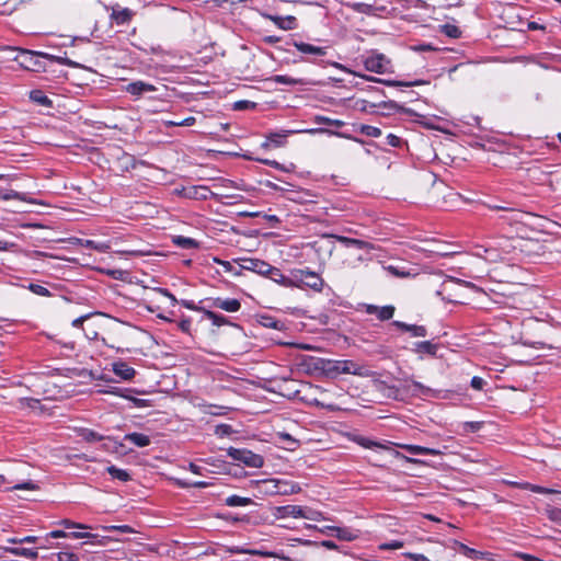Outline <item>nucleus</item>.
<instances>
[{
	"label": "nucleus",
	"instance_id": "nucleus-48",
	"mask_svg": "<svg viewBox=\"0 0 561 561\" xmlns=\"http://www.w3.org/2000/svg\"><path fill=\"white\" fill-rule=\"evenodd\" d=\"M89 542L92 545L98 546H106L108 545L113 539L108 536H100L96 534V538H88Z\"/></svg>",
	"mask_w": 561,
	"mask_h": 561
},
{
	"label": "nucleus",
	"instance_id": "nucleus-11",
	"mask_svg": "<svg viewBox=\"0 0 561 561\" xmlns=\"http://www.w3.org/2000/svg\"><path fill=\"white\" fill-rule=\"evenodd\" d=\"M126 92L134 96H141L145 93L148 92H154L157 89L154 85L144 82V81H135L131 83H128L125 88Z\"/></svg>",
	"mask_w": 561,
	"mask_h": 561
},
{
	"label": "nucleus",
	"instance_id": "nucleus-19",
	"mask_svg": "<svg viewBox=\"0 0 561 561\" xmlns=\"http://www.w3.org/2000/svg\"><path fill=\"white\" fill-rule=\"evenodd\" d=\"M333 536H335L340 540L353 541V540L357 539L358 534L356 530H354L350 527L335 526Z\"/></svg>",
	"mask_w": 561,
	"mask_h": 561
},
{
	"label": "nucleus",
	"instance_id": "nucleus-57",
	"mask_svg": "<svg viewBox=\"0 0 561 561\" xmlns=\"http://www.w3.org/2000/svg\"><path fill=\"white\" fill-rule=\"evenodd\" d=\"M36 540H37V537H35V536H26V537L19 538V539H12L11 541L14 543H34V542H36Z\"/></svg>",
	"mask_w": 561,
	"mask_h": 561
},
{
	"label": "nucleus",
	"instance_id": "nucleus-16",
	"mask_svg": "<svg viewBox=\"0 0 561 561\" xmlns=\"http://www.w3.org/2000/svg\"><path fill=\"white\" fill-rule=\"evenodd\" d=\"M266 276L280 286L293 287V270L288 276H285L279 268L272 266V271Z\"/></svg>",
	"mask_w": 561,
	"mask_h": 561
},
{
	"label": "nucleus",
	"instance_id": "nucleus-51",
	"mask_svg": "<svg viewBox=\"0 0 561 561\" xmlns=\"http://www.w3.org/2000/svg\"><path fill=\"white\" fill-rule=\"evenodd\" d=\"M274 81L277 82V83L289 84V85L298 83V80H296V79H294L291 77L282 76V75L275 76L274 77Z\"/></svg>",
	"mask_w": 561,
	"mask_h": 561
},
{
	"label": "nucleus",
	"instance_id": "nucleus-35",
	"mask_svg": "<svg viewBox=\"0 0 561 561\" xmlns=\"http://www.w3.org/2000/svg\"><path fill=\"white\" fill-rule=\"evenodd\" d=\"M59 525L64 526L66 529H81V530L93 529V527L90 525L76 523L70 519H61L59 522Z\"/></svg>",
	"mask_w": 561,
	"mask_h": 561
},
{
	"label": "nucleus",
	"instance_id": "nucleus-25",
	"mask_svg": "<svg viewBox=\"0 0 561 561\" xmlns=\"http://www.w3.org/2000/svg\"><path fill=\"white\" fill-rule=\"evenodd\" d=\"M393 324L402 330L411 332L413 336H425L426 329L422 325H410L404 322L394 321Z\"/></svg>",
	"mask_w": 561,
	"mask_h": 561
},
{
	"label": "nucleus",
	"instance_id": "nucleus-36",
	"mask_svg": "<svg viewBox=\"0 0 561 561\" xmlns=\"http://www.w3.org/2000/svg\"><path fill=\"white\" fill-rule=\"evenodd\" d=\"M494 243L497 247L499 251L502 253L504 259H505V255L508 254L512 251V249L514 248L511 240L506 239V238H501Z\"/></svg>",
	"mask_w": 561,
	"mask_h": 561
},
{
	"label": "nucleus",
	"instance_id": "nucleus-8",
	"mask_svg": "<svg viewBox=\"0 0 561 561\" xmlns=\"http://www.w3.org/2000/svg\"><path fill=\"white\" fill-rule=\"evenodd\" d=\"M301 508L300 505L275 506L271 508V514L275 519L301 518Z\"/></svg>",
	"mask_w": 561,
	"mask_h": 561
},
{
	"label": "nucleus",
	"instance_id": "nucleus-3",
	"mask_svg": "<svg viewBox=\"0 0 561 561\" xmlns=\"http://www.w3.org/2000/svg\"><path fill=\"white\" fill-rule=\"evenodd\" d=\"M363 62L367 71L379 75L392 72L391 60L377 50L369 51L367 55L363 56Z\"/></svg>",
	"mask_w": 561,
	"mask_h": 561
},
{
	"label": "nucleus",
	"instance_id": "nucleus-47",
	"mask_svg": "<svg viewBox=\"0 0 561 561\" xmlns=\"http://www.w3.org/2000/svg\"><path fill=\"white\" fill-rule=\"evenodd\" d=\"M404 546L403 541L401 540H391L388 542H383L379 546L380 550H398L401 549Z\"/></svg>",
	"mask_w": 561,
	"mask_h": 561
},
{
	"label": "nucleus",
	"instance_id": "nucleus-22",
	"mask_svg": "<svg viewBox=\"0 0 561 561\" xmlns=\"http://www.w3.org/2000/svg\"><path fill=\"white\" fill-rule=\"evenodd\" d=\"M78 242H79V244H81L84 248L93 249L101 253L108 252L111 249L110 242H104V241L99 242V241H94V240H82V239L78 240Z\"/></svg>",
	"mask_w": 561,
	"mask_h": 561
},
{
	"label": "nucleus",
	"instance_id": "nucleus-5",
	"mask_svg": "<svg viewBox=\"0 0 561 561\" xmlns=\"http://www.w3.org/2000/svg\"><path fill=\"white\" fill-rule=\"evenodd\" d=\"M228 455L231 459L239 461L250 468H261L264 465L263 457L248 449L229 448Z\"/></svg>",
	"mask_w": 561,
	"mask_h": 561
},
{
	"label": "nucleus",
	"instance_id": "nucleus-50",
	"mask_svg": "<svg viewBox=\"0 0 561 561\" xmlns=\"http://www.w3.org/2000/svg\"><path fill=\"white\" fill-rule=\"evenodd\" d=\"M69 537L73 539H88V538H96V534L88 533V531H71L69 533Z\"/></svg>",
	"mask_w": 561,
	"mask_h": 561
},
{
	"label": "nucleus",
	"instance_id": "nucleus-58",
	"mask_svg": "<svg viewBox=\"0 0 561 561\" xmlns=\"http://www.w3.org/2000/svg\"><path fill=\"white\" fill-rule=\"evenodd\" d=\"M156 290H157L158 293H160L161 295H163V296L168 297V298L171 300L172 306H175V305H176V302H178L176 298H175V297H174V295H173V294H171L168 289H165V288H157Z\"/></svg>",
	"mask_w": 561,
	"mask_h": 561
},
{
	"label": "nucleus",
	"instance_id": "nucleus-9",
	"mask_svg": "<svg viewBox=\"0 0 561 561\" xmlns=\"http://www.w3.org/2000/svg\"><path fill=\"white\" fill-rule=\"evenodd\" d=\"M474 254L479 257H483L489 262H497L504 260L502 253L499 251L495 243H490L488 245H479L476 248Z\"/></svg>",
	"mask_w": 561,
	"mask_h": 561
},
{
	"label": "nucleus",
	"instance_id": "nucleus-42",
	"mask_svg": "<svg viewBox=\"0 0 561 561\" xmlns=\"http://www.w3.org/2000/svg\"><path fill=\"white\" fill-rule=\"evenodd\" d=\"M0 199L2 201H11V199H18V201H24V197L21 193L8 190V191H0Z\"/></svg>",
	"mask_w": 561,
	"mask_h": 561
},
{
	"label": "nucleus",
	"instance_id": "nucleus-2",
	"mask_svg": "<svg viewBox=\"0 0 561 561\" xmlns=\"http://www.w3.org/2000/svg\"><path fill=\"white\" fill-rule=\"evenodd\" d=\"M323 279L319 274L309 270H293V287L304 288L308 287L317 291H321L323 287Z\"/></svg>",
	"mask_w": 561,
	"mask_h": 561
},
{
	"label": "nucleus",
	"instance_id": "nucleus-44",
	"mask_svg": "<svg viewBox=\"0 0 561 561\" xmlns=\"http://www.w3.org/2000/svg\"><path fill=\"white\" fill-rule=\"evenodd\" d=\"M442 31L445 35L451 38H457L460 36V31L456 25L445 24L442 26Z\"/></svg>",
	"mask_w": 561,
	"mask_h": 561
},
{
	"label": "nucleus",
	"instance_id": "nucleus-27",
	"mask_svg": "<svg viewBox=\"0 0 561 561\" xmlns=\"http://www.w3.org/2000/svg\"><path fill=\"white\" fill-rule=\"evenodd\" d=\"M301 518L313 520V522H321V520L327 519L321 512L313 510L311 507H308V506H302Z\"/></svg>",
	"mask_w": 561,
	"mask_h": 561
},
{
	"label": "nucleus",
	"instance_id": "nucleus-62",
	"mask_svg": "<svg viewBox=\"0 0 561 561\" xmlns=\"http://www.w3.org/2000/svg\"><path fill=\"white\" fill-rule=\"evenodd\" d=\"M320 546L324 547L329 550H337L339 549V546L334 541H331V540H323L320 542Z\"/></svg>",
	"mask_w": 561,
	"mask_h": 561
},
{
	"label": "nucleus",
	"instance_id": "nucleus-24",
	"mask_svg": "<svg viewBox=\"0 0 561 561\" xmlns=\"http://www.w3.org/2000/svg\"><path fill=\"white\" fill-rule=\"evenodd\" d=\"M201 311L204 313V316L211 321V323L216 327L226 325L229 323L228 319L219 313H216L211 310H207L205 308H202Z\"/></svg>",
	"mask_w": 561,
	"mask_h": 561
},
{
	"label": "nucleus",
	"instance_id": "nucleus-34",
	"mask_svg": "<svg viewBox=\"0 0 561 561\" xmlns=\"http://www.w3.org/2000/svg\"><path fill=\"white\" fill-rule=\"evenodd\" d=\"M337 240L345 244L346 247H356L358 249H367L369 248V244L363 240H359V239H352V238H347V237H337Z\"/></svg>",
	"mask_w": 561,
	"mask_h": 561
},
{
	"label": "nucleus",
	"instance_id": "nucleus-46",
	"mask_svg": "<svg viewBox=\"0 0 561 561\" xmlns=\"http://www.w3.org/2000/svg\"><path fill=\"white\" fill-rule=\"evenodd\" d=\"M27 288H28L32 293H34V294H36V295H38V296L47 297V296H49V295H50V291H49L46 287H44V286H42V285H38V284H33V283H31V284L27 286Z\"/></svg>",
	"mask_w": 561,
	"mask_h": 561
},
{
	"label": "nucleus",
	"instance_id": "nucleus-23",
	"mask_svg": "<svg viewBox=\"0 0 561 561\" xmlns=\"http://www.w3.org/2000/svg\"><path fill=\"white\" fill-rule=\"evenodd\" d=\"M453 549L459 551L460 553L465 554L467 558H469L471 560L479 559V554H480L479 551H477L472 548H469L468 546H466L457 540L453 541Z\"/></svg>",
	"mask_w": 561,
	"mask_h": 561
},
{
	"label": "nucleus",
	"instance_id": "nucleus-21",
	"mask_svg": "<svg viewBox=\"0 0 561 561\" xmlns=\"http://www.w3.org/2000/svg\"><path fill=\"white\" fill-rule=\"evenodd\" d=\"M124 440H128L137 447H146L150 445V437L142 433H128L124 436Z\"/></svg>",
	"mask_w": 561,
	"mask_h": 561
},
{
	"label": "nucleus",
	"instance_id": "nucleus-6",
	"mask_svg": "<svg viewBox=\"0 0 561 561\" xmlns=\"http://www.w3.org/2000/svg\"><path fill=\"white\" fill-rule=\"evenodd\" d=\"M328 371L331 374H351L356 376L368 375L364 366L348 359L334 362L332 366L329 367Z\"/></svg>",
	"mask_w": 561,
	"mask_h": 561
},
{
	"label": "nucleus",
	"instance_id": "nucleus-32",
	"mask_svg": "<svg viewBox=\"0 0 561 561\" xmlns=\"http://www.w3.org/2000/svg\"><path fill=\"white\" fill-rule=\"evenodd\" d=\"M173 242L178 247L183 248V249H192V248H197L198 247V243H197L196 240H194L192 238L183 237V236H176L173 239Z\"/></svg>",
	"mask_w": 561,
	"mask_h": 561
},
{
	"label": "nucleus",
	"instance_id": "nucleus-1",
	"mask_svg": "<svg viewBox=\"0 0 561 561\" xmlns=\"http://www.w3.org/2000/svg\"><path fill=\"white\" fill-rule=\"evenodd\" d=\"M260 493L264 495H290L301 491L298 483L285 479H265L256 482Z\"/></svg>",
	"mask_w": 561,
	"mask_h": 561
},
{
	"label": "nucleus",
	"instance_id": "nucleus-26",
	"mask_svg": "<svg viewBox=\"0 0 561 561\" xmlns=\"http://www.w3.org/2000/svg\"><path fill=\"white\" fill-rule=\"evenodd\" d=\"M227 506L237 507V506H249L253 504V501L250 497H243L239 495H230L225 500Z\"/></svg>",
	"mask_w": 561,
	"mask_h": 561
},
{
	"label": "nucleus",
	"instance_id": "nucleus-49",
	"mask_svg": "<svg viewBox=\"0 0 561 561\" xmlns=\"http://www.w3.org/2000/svg\"><path fill=\"white\" fill-rule=\"evenodd\" d=\"M460 284L462 283L459 280L448 279L443 284L442 290H438L437 295L443 296L445 293L449 291L451 287Z\"/></svg>",
	"mask_w": 561,
	"mask_h": 561
},
{
	"label": "nucleus",
	"instance_id": "nucleus-41",
	"mask_svg": "<svg viewBox=\"0 0 561 561\" xmlns=\"http://www.w3.org/2000/svg\"><path fill=\"white\" fill-rule=\"evenodd\" d=\"M53 561H79V556L69 551H61L53 556Z\"/></svg>",
	"mask_w": 561,
	"mask_h": 561
},
{
	"label": "nucleus",
	"instance_id": "nucleus-64",
	"mask_svg": "<svg viewBox=\"0 0 561 561\" xmlns=\"http://www.w3.org/2000/svg\"><path fill=\"white\" fill-rule=\"evenodd\" d=\"M230 426L227 424H221L216 427V434L224 435L230 433Z\"/></svg>",
	"mask_w": 561,
	"mask_h": 561
},
{
	"label": "nucleus",
	"instance_id": "nucleus-15",
	"mask_svg": "<svg viewBox=\"0 0 561 561\" xmlns=\"http://www.w3.org/2000/svg\"><path fill=\"white\" fill-rule=\"evenodd\" d=\"M293 45L302 54L306 55H312V56H324L327 55V48L316 46L312 44L304 43V42H297L295 41Z\"/></svg>",
	"mask_w": 561,
	"mask_h": 561
},
{
	"label": "nucleus",
	"instance_id": "nucleus-45",
	"mask_svg": "<svg viewBox=\"0 0 561 561\" xmlns=\"http://www.w3.org/2000/svg\"><path fill=\"white\" fill-rule=\"evenodd\" d=\"M176 484L179 486H181V488H198V489H203V488L209 486V483L205 482V481L186 482V481H183V480H176Z\"/></svg>",
	"mask_w": 561,
	"mask_h": 561
},
{
	"label": "nucleus",
	"instance_id": "nucleus-18",
	"mask_svg": "<svg viewBox=\"0 0 561 561\" xmlns=\"http://www.w3.org/2000/svg\"><path fill=\"white\" fill-rule=\"evenodd\" d=\"M133 15H134V12L131 10H129L128 8H121V7L113 8V11L111 14L112 19L117 24L128 23L131 20Z\"/></svg>",
	"mask_w": 561,
	"mask_h": 561
},
{
	"label": "nucleus",
	"instance_id": "nucleus-33",
	"mask_svg": "<svg viewBox=\"0 0 561 561\" xmlns=\"http://www.w3.org/2000/svg\"><path fill=\"white\" fill-rule=\"evenodd\" d=\"M43 57L45 59L49 60V61L58 62V64H61V65H67V66L72 67V68H78L79 67L78 62L72 61V60H70L67 57L55 56V55H50V54H43Z\"/></svg>",
	"mask_w": 561,
	"mask_h": 561
},
{
	"label": "nucleus",
	"instance_id": "nucleus-29",
	"mask_svg": "<svg viewBox=\"0 0 561 561\" xmlns=\"http://www.w3.org/2000/svg\"><path fill=\"white\" fill-rule=\"evenodd\" d=\"M9 551L15 557H24L32 560H35L38 557V552L35 549L30 548H11Z\"/></svg>",
	"mask_w": 561,
	"mask_h": 561
},
{
	"label": "nucleus",
	"instance_id": "nucleus-60",
	"mask_svg": "<svg viewBox=\"0 0 561 561\" xmlns=\"http://www.w3.org/2000/svg\"><path fill=\"white\" fill-rule=\"evenodd\" d=\"M404 556L413 561H430L427 557H425L424 554H421V553L409 552V553H405Z\"/></svg>",
	"mask_w": 561,
	"mask_h": 561
},
{
	"label": "nucleus",
	"instance_id": "nucleus-55",
	"mask_svg": "<svg viewBox=\"0 0 561 561\" xmlns=\"http://www.w3.org/2000/svg\"><path fill=\"white\" fill-rule=\"evenodd\" d=\"M13 489L14 490H36L37 485L35 483H33L32 481H27V482L15 484L13 486Z\"/></svg>",
	"mask_w": 561,
	"mask_h": 561
},
{
	"label": "nucleus",
	"instance_id": "nucleus-7",
	"mask_svg": "<svg viewBox=\"0 0 561 561\" xmlns=\"http://www.w3.org/2000/svg\"><path fill=\"white\" fill-rule=\"evenodd\" d=\"M401 389L411 396L420 397L423 399L433 397L435 392L433 389L414 380H404L401 385Z\"/></svg>",
	"mask_w": 561,
	"mask_h": 561
},
{
	"label": "nucleus",
	"instance_id": "nucleus-28",
	"mask_svg": "<svg viewBox=\"0 0 561 561\" xmlns=\"http://www.w3.org/2000/svg\"><path fill=\"white\" fill-rule=\"evenodd\" d=\"M414 351L417 354L435 355L436 351H437V345L433 344L430 341L417 342V343H415Z\"/></svg>",
	"mask_w": 561,
	"mask_h": 561
},
{
	"label": "nucleus",
	"instance_id": "nucleus-38",
	"mask_svg": "<svg viewBox=\"0 0 561 561\" xmlns=\"http://www.w3.org/2000/svg\"><path fill=\"white\" fill-rule=\"evenodd\" d=\"M394 308L392 306L378 307L376 316L379 320H389L393 317Z\"/></svg>",
	"mask_w": 561,
	"mask_h": 561
},
{
	"label": "nucleus",
	"instance_id": "nucleus-59",
	"mask_svg": "<svg viewBox=\"0 0 561 561\" xmlns=\"http://www.w3.org/2000/svg\"><path fill=\"white\" fill-rule=\"evenodd\" d=\"M400 142H401V139L398 136H396L393 134H389L387 136V144L388 145H390L392 147H398V146H400Z\"/></svg>",
	"mask_w": 561,
	"mask_h": 561
},
{
	"label": "nucleus",
	"instance_id": "nucleus-39",
	"mask_svg": "<svg viewBox=\"0 0 561 561\" xmlns=\"http://www.w3.org/2000/svg\"><path fill=\"white\" fill-rule=\"evenodd\" d=\"M80 437L85 442H99L103 438L100 434L94 431L82 428L79 433Z\"/></svg>",
	"mask_w": 561,
	"mask_h": 561
},
{
	"label": "nucleus",
	"instance_id": "nucleus-13",
	"mask_svg": "<svg viewBox=\"0 0 561 561\" xmlns=\"http://www.w3.org/2000/svg\"><path fill=\"white\" fill-rule=\"evenodd\" d=\"M112 370L123 380H131L136 374L135 369L123 360L114 362L112 364Z\"/></svg>",
	"mask_w": 561,
	"mask_h": 561
},
{
	"label": "nucleus",
	"instance_id": "nucleus-20",
	"mask_svg": "<svg viewBox=\"0 0 561 561\" xmlns=\"http://www.w3.org/2000/svg\"><path fill=\"white\" fill-rule=\"evenodd\" d=\"M270 19L277 25L279 28L289 31L296 27V19L291 15L288 16H270Z\"/></svg>",
	"mask_w": 561,
	"mask_h": 561
},
{
	"label": "nucleus",
	"instance_id": "nucleus-63",
	"mask_svg": "<svg viewBox=\"0 0 561 561\" xmlns=\"http://www.w3.org/2000/svg\"><path fill=\"white\" fill-rule=\"evenodd\" d=\"M90 316H91V314H84V316H81V317H79V318L75 319V320L72 321V323H71V324H72V327H75V328H80V327L83 324V322L90 318Z\"/></svg>",
	"mask_w": 561,
	"mask_h": 561
},
{
	"label": "nucleus",
	"instance_id": "nucleus-53",
	"mask_svg": "<svg viewBox=\"0 0 561 561\" xmlns=\"http://www.w3.org/2000/svg\"><path fill=\"white\" fill-rule=\"evenodd\" d=\"M306 528L308 529H317L319 530L321 534H324V535H334V528L335 526H324L322 528H318L317 526L314 525H311V524H308L306 525Z\"/></svg>",
	"mask_w": 561,
	"mask_h": 561
},
{
	"label": "nucleus",
	"instance_id": "nucleus-61",
	"mask_svg": "<svg viewBox=\"0 0 561 561\" xmlns=\"http://www.w3.org/2000/svg\"><path fill=\"white\" fill-rule=\"evenodd\" d=\"M47 536L54 539L67 538L69 537V533H66L65 530H53Z\"/></svg>",
	"mask_w": 561,
	"mask_h": 561
},
{
	"label": "nucleus",
	"instance_id": "nucleus-43",
	"mask_svg": "<svg viewBox=\"0 0 561 561\" xmlns=\"http://www.w3.org/2000/svg\"><path fill=\"white\" fill-rule=\"evenodd\" d=\"M100 528L102 530H105V531L115 530V531H119V533H123V534H131V533H134L133 528L130 526H128V525L101 526Z\"/></svg>",
	"mask_w": 561,
	"mask_h": 561
},
{
	"label": "nucleus",
	"instance_id": "nucleus-30",
	"mask_svg": "<svg viewBox=\"0 0 561 561\" xmlns=\"http://www.w3.org/2000/svg\"><path fill=\"white\" fill-rule=\"evenodd\" d=\"M106 471L112 476L113 479H117L123 482L130 480V474L126 470L119 469L115 466L107 467Z\"/></svg>",
	"mask_w": 561,
	"mask_h": 561
},
{
	"label": "nucleus",
	"instance_id": "nucleus-40",
	"mask_svg": "<svg viewBox=\"0 0 561 561\" xmlns=\"http://www.w3.org/2000/svg\"><path fill=\"white\" fill-rule=\"evenodd\" d=\"M359 131L368 137L378 138L381 136V129L371 125H360Z\"/></svg>",
	"mask_w": 561,
	"mask_h": 561
},
{
	"label": "nucleus",
	"instance_id": "nucleus-12",
	"mask_svg": "<svg viewBox=\"0 0 561 561\" xmlns=\"http://www.w3.org/2000/svg\"><path fill=\"white\" fill-rule=\"evenodd\" d=\"M243 267L245 270L252 271L254 273H257V274L264 275V276H266L268 274V272L272 271L271 264H268L264 261L257 260V259L244 260Z\"/></svg>",
	"mask_w": 561,
	"mask_h": 561
},
{
	"label": "nucleus",
	"instance_id": "nucleus-4",
	"mask_svg": "<svg viewBox=\"0 0 561 561\" xmlns=\"http://www.w3.org/2000/svg\"><path fill=\"white\" fill-rule=\"evenodd\" d=\"M42 51H33L26 49H20L18 55L14 57V60L19 62V65L30 71L41 72L45 71V65L41 60L43 57Z\"/></svg>",
	"mask_w": 561,
	"mask_h": 561
},
{
	"label": "nucleus",
	"instance_id": "nucleus-31",
	"mask_svg": "<svg viewBox=\"0 0 561 561\" xmlns=\"http://www.w3.org/2000/svg\"><path fill=\"white\" fill-rule=\"evenodd\" d=\"M348 7L353 11L358 12V13L375 14V12H376V8L374 5L367 4V3H363V2L350 3Z\"/></svg>",
	"mask_w": 561,
	"mask_h": 561
},
{
	"label": "nucleus",
	"instance_id": "nucleus-14",
	"mask_svg": "<svg viewBox=\"0 0 561 561\" xmlns=\"http://www.w3.org/2000/svg\"><path fill=\"white\" fill-rule=\"evenodd\" d=\"M394 445V443H392ZM396 446L407 450L408 453L412 455H432V456H438L442 454L440 450L435 448H428L423 447L419 445H412V444H396Z\"/></svg>",
	"mask_w": 561,
	"mask_h": 561
},
{
	"label": "nucleus",
	"instance_id": "nucleus-52",
	"mask_svg": "<svg viewBox=\"0 0 561 561\" xmlns=\"http://www.w3.org/2000/svg\"><path fill=\"white\" fill-rule=\"evenodd\" d=\"M525 488L530 490V491H533V492L542 493V494H550V493L554 492L551 489H547V488H543V486H539V485H535V484H529V483H526Z\"/></svg>",
	"mask_w": 561,
	"mask_h": 561
},
{
	"label": "nucleus",
	"instance_id": "nucleus-10",
	"mask_svg": "<svg viewBox=\"0 0 561 561\" xmlns=\"http://www.w3.org/2000/svg\"><path fill=\"white\" fill-rule=\"evenodd\" d=\"M209 307L218 308L227 312H238L241 308V302L236 298H213L209 299Z\"/></svg>",
	"mask_w": 561,
	"mask_h": 561
},
{
	"label": "nucleus",
	"instance_id": "nucleus-56",
	"mask_svg": "<svg viewBox=\"0 0 561 561\" xmlns=\"http://www.w3.org/2000/svg\"><path fill=\"white\" fill-rule=\"evenodd\" d=\"M484 385H485V381L481 377L476 376L471 379V387L477 390H481Z\"/></svg>",
	"mask_w": 561,
	"mask_h": 561
},
{
	"label": "nucleus",
	"instance_id": "nucleus-17",
	"mask_svg": "<svg viewBox=\"0 0 561 561\" xmlns=\"http://www.w3.org/2000/svg\"><path fill=\"white\" fill-rule=\"evenodd\" d=\"M353 440L355 443H357L359 446H362L364 448H368V449L380 448V449L389 450L390 446L392 445L391 442H385V443L375 442V440H371V439L366 438L364 436H355L353 438Z\"/></svg>",
	"mask_w": 561,
	"mask_h": 561
},
{
	"label": "nucleus",
	"instance_id": "nucleus-37",
	"mask_svg": "<svg viewBox=\"0 0 561 561\" xmlns=\"http://www.w3.org/2000/svg\"><path fill=\"white\" fill-rule=\"evenodd\" d=\"M30 98L34 102L44 106H49L51 104V101L39 90L32 91Z\"/></svg>",
	"mask_w": 561,
	"mask_h": 561
},
{
	"label": "nucleus",
	"instance_id": "nucleus-54",
	"mask_svg": "<svg viewBox=\"0 0 561 561\" xmlns=\"http://www.w3.org/2000/svg\"><path fill=\"white\" fill-rule=\"evenodd\" d=\"M224 409V407L219 405H207L204 412L213 415H222Z\"/></svg>",
	"mask_w": 561,
	"mask_h": 561
}]
</instances>
